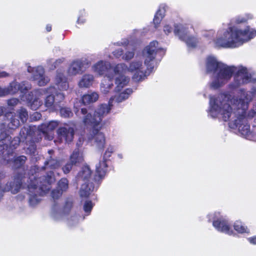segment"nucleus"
<instances>
[{"label":"nucleus","instance_id":"412c9836","mask_svg":"<svg viewBox=\"0 0 256 256\" xmlns=\"http://www.w3.org/2000/svg\"><path fill=\"white\" fill-rule=\"evenodd\" d=\"M132 92V90L131 88H126L124 92L120 93L118 95L112 97L109 102L108 104L106 105L108 106L111 109V106H112V102L115 101L116 102L119 103L122 101L126 100L129 97L130 95Z\"/></svg>","mask_w":256,"mask_h":256},{"label":"nucleus","instance_id":"ddd939ff","mask_svg":"<svg viewBox=\"0 0 256 256\" xmlns=\"http://www.w3.org/2000/svg\"><path fill=\"white\" fill-rule=\"evenodd\" d=\"M28 71L29 72H34L32 78L40 86H44L50 81V78L44 75V70L42 66H40L36 68L28 66Z\"/></svg>","mask_w":256,"mask_h":256},{"label":"nucleus","instance_id":"de8ad7c7","mask_svg":"<svg viewBox=\"0 0 256 256\" xmlns=\"http://www.w3.org/2000/svg\"><path fill=\"white\" fill-rule=\"evenodd\" d=\"M234 20L236 24H239L241 23H245L247 21V18L244 17L238 16L236 17Z\"/></svg>","mask_w":256,"mask_h":256},{"label":"nucleus","instance_id":"473e14b6","mask_svg":"<svg viewBox=\"0 0 256 256\" xmlns=\"http://www.w3.org/2000/svg\"><path fill=\"white\" fill-rule=\"evenodd\" d=\"M56 188L59 190H60L62 192H66L68 188V180L66 178H62L58 182Z\"/></svg>","mask_w":256,"mask_h":256},{"label":"nucleus","instance_id":"b1692460","mask_svg":"<svg viewBox=\"0 0 256 256\" xmlns=\"http://www.w3.org/2000/svg\"><path fill=\"white\" fill-rule=\"evenodd\" d=\"M56 84L60 90H66L68 88L67 79L62 72H57L56 77Z\"/></svg>","mask_w":256,"mask_h":256},{"label":"nucleus","instance_id":"72a5a7b5","mask_svg":"<svg viewBox=\"0 0 256 256\" xmlns=\"http://www.w3.org/2000/svg\"><path fill=\"white\" fill-rule=\"evenodd\" d=\"M60 114L64 118H70L73 115V113L71 110L66 107L62 108L60 109Z\"/></svg>","mask_w":256,"mask_h":256},{"label":"nucleus","instance_id":"39448f33","mask_svg":"<svg viewBox=\"0 0 256 256\" xmlns=\"http://www.w3.org/2000/svg\"><path fill=\"white\" fill-rule=\"evenodd\" d=\"M164 50L158 46L157 41L154 40L146 46L142 52L144 59V64H142V60H134L129 66V72H134L132 79L136 82L142 80L146 76V74L152 72L154 68V60L156 55L163 52Z\"/></svg>","mask_w":256,"mask_h":256},{"label":"nucleus","instance_id":"bb28decb","mask_svg":"<svg viewBox=\"0 0 256 256\" xmlns=\"http://www.w3.org/2000/svg\"><path fill=\"white\" fill-rule=\"evenodd\" d=\"M98 98V94L96 92H89L83 96L82 102L84 104H88L96 102Z\"/></svg>","mask_w":256,"mask_h":256},{"label":"nucleus","instance_id":"9b49d317","mask_svg":"<svg viewBox=\"0 0 256 256\" xmlns=\"http://www.w3.org/2000/svg\"><path fill=\"white\" fill-rule=\"evenodd\" d=\"M31 88L30 85L28 82H24L20 84L16 82H12L7 88H2V96L8 94H14L18 90L22 93H24Z\"/></svg>","mask_w":256,"mask_h":256},{"label":"nucleus","instance_id":"c03bdc74","mask_svg":"<svg viewBox=\"0 0 256 256\" xmlns=\"http://www.w3.org/2000/svg\"><path fill=\"white\" fill-rule=\"evenodd\" d=\"M74 165L72 164L70 161L68 162L63 168L62 170L65 174H68L71 170L72 166Z\"/></svg>","mask_w":256,"mask_h":256},{"label":"nucleus","instance_id":"a878e982","mask_svg":"<svg viewBox=\"0 0 256 256\" xmlns=\"http://www.w3.org/2000/svg\"><path fill=\"white\" fill-rule=\"evenodd\" d=\"M166 6L165 4H161L160 6L159 9L156 12L153 20L155 28H157L162 20L164 17V13L166 12Z\"/></svg>","mask_w":256,"mask_h":256},{"label":"nucleus","instance_id":"8fccbe9b","mask_svg":"<svg viewBox=\"0 0 256 256\" xmlns=\"http://www.w3.org/2000/svg\"><path fill=\"white\" fill-rule=\"evenodd\" d=\"M172 31V28L169 25H166L164 28V32L166 34H168Z\"/></svg>","mask_w":256,"mask_h":256},{"label":"nucleus","instance_id":"f8f14e48","mask_svg":"<svg viewBox=\"0 0 256 256\" xmlns=\"http://www.w3.org/2000/svg\"><path fill=\"white\" fill-rule=\"evenodd\" d=\"M4 122L0 124L2 132H6L8 129L14 130L18 128L20 122L18 118L12 112H7L4 115Z\"/></svg>","mask_w":256,"mask_h":256},{"label":"nucleus","instance_id":"5fc2aeb1","mask_svg":"<svg viewBox=\"0 0 256 256\" xmlns=\"http://www.w3.org/2000/svg\"><path fill=\"white\" fill-rule=\"evenodd\" d=\"M72 206V204L70 203H67L64 207V212H68L70 208Z\"/></svg>","mask_w":256,"mask_h":256},{"label":"nucleus","instance_id":"423d86ee","mask_svg":"<svg viewBox=\"0 0 256 256\" xmlns=\"http://www.w3.org/2000/svg\"><path fill=\"white\" fill-rule=\"evenodd\" d=\"M254 37V34L248 27L242 30L234 26L228 28L221 36L218 38L215 43L218 46L224 48H236Z\"/></svg>","mask_w":256,"mask_h":256},{"label":"nucleus","instance_id":"4be33fe9","mask_svg":"<svg viewBox=\"0 0 256 256\" xmlns=\"http://www.w3.org/2000/svg\"><path fill=\"white\" fill-rule=\"evenodd\" d=\"M92 172L90 167L88 166H83L77 175V179L84 182H92L94 178H91Z\"/></svg>","mask_w":256,"mask_h":256},{"label":"nucleus","instance_id":"f03ea898","mask_svg":"<svg viewBox=\"0 0 256 256\" xmlns=\"http://www.w3.org/2000/svg\"><path fill=\"white\" fill-rule=\"evenodd\" d=\"M206 67L207 73L212 74L214 79L210 86L214 89L220 87L225 84L231 78L234 72H236L234 77V82L230 84L232 88H236L252 80V75L246 67L228 66L218 62L213 56L208 58Z\"/></svg>","mask_w":256,"mask_h":256},{"label":"nucleus","instance_id":"c756f323","mask_svg":"<svg viewBox=\"0 0 256 256\" xmlns=\"http://www.w3.org/2000/svg\"><path fill=\"white\" fill-rule=\"evenodd\" d=\"M112 80H113V76L110 78H108V80H104L100 84V90L103 94H107L112 88L114 86Z\"/></svg>","mask_w":256,"mask_h":256},{"label":"nucleus","instance_id":"20e7f679","mask_svg":"<svg viewBox=\"0 0 256 256\" xmlns=\"http://www.w3.org/2000/svg\"><path fill=\"white\" fill-rule=\"evenodd\" d=\"M28 178L27 187L29 194L30 204L34 206L40 200L39 196H42L50 189V185L56 179L52 171L48 172L46 175L40 176L39 168L37 166L31 167Z\"/></svg>","mask_w":256,"mask_h":256},{"label":"nucleus","instance_id":"e2e57ef3","mask_svg":"<svg viewBox=\"0 0 256 256\" xmlns=\"http://www.w3.org/2000/svg\"><path fill=\"white\" fill-rule=\"evenodd\" d=\"M118 156L120 158H122L121 155L119 154Z\"/></svg>","mask_w":256,"mask_h":256},{"label":"nucleus","instance_id":"c9c22d12","mask_svg":"<svg viewBox=\"0 0 256 256\" xmlns=\"http://www.w3.org/2000/svg\"><path fill=\"white\" fill-rule=\"evenodd\" d=\"M18 112L19 114V118L20 119L21 121L22 122H26L28 116L26 110L21 108Z\"/></svg>","mask_w":256,"mask_h":256},{"label":"nucleus","instance_id":"052dcab7","mask_svg":"<svg viewBox=\"0 0 256 256\" xmlns=\"http://www.w3.org/2000/svg\"><path fill=\"white\" fill-rule=\"evenodd\" d=\"M2 94H3L2 93V88L0 86V96H2Z\"/></svg>","mask_w":256,"mask_h":256},{"label":"nucleus","instance_id":"a19ab883","mask_svg":"<svg viewBox=\"0 0 256 256\" xmlns=\"http://www.w3.org/2000/svg\"><path fill=\"white\" fill-rule=\"evenodd\" d=\"M58 126V122L56 121H51L46 124V131H52L56 128Z\"/></svg>","mask_w":256,"mask_h":256},{"label":"nucleus","instance_id":"bf43d9fd","mask_svg":"<svg viewBox=\"0 0 256 256\" xmlns=\"http://www.w3.org/2000/svg\"><path fill=\"white\" fill-rule=\"evenodd\" d=\"M46 30L48 32H50L52 30V26L50 24H47Z\"/></svg>","mask_w":256,"mask_h":256},{"label":"nucleus","instance_id":"0eeeda50","mask_svg":"<svg viewBox=\"0 0 256 256\" xmlns=\"http://www.w3.org/2000/svg\"><path fill=\"white\" fill-rule=\"evenodd\" d=\"M22 142L20 137L14 138L12 140V137L6 132L0 134V156L8 162L10 156H12L14 150Z\"/></svg>","mask_w":256,"mask_h":256},{"label":"nucleus","instance_id":"4468645a","mask_svg":"<svg viewBox=\"0 0 256 256\" xmlns=\"http://www.w3.org/2000/svg\"><path fill=\"white\" fill-rule=\"evenodd\" d=\"M20 138L22 142L30 140L34 138L42 136L40 132L36 130V127L32 126H25L20 132Z\"/></svg>","mask_w":256,"mask_h":256},{"label":"nucleus","instance_id":"2eb2a0df","mask_svg":"<svg viewBox=\"0 0 256 256\" xmlns=\"http://www.w3.org/2000/svg\"><path fill=\"white\" fill-rule=\"evenodd\" d=\"M113 152L114 148L111 146H108L104 154V160L102 162H100L96 165V172L98 176H96L95 180H97L98 179H100L105 175L106 172V170L107 167L106 161L107 159L111 156V154Z\"/></svg>","mask_w":256,"mask_h":256},{"label":"nucleus","instance_id":"393cba45","mask_svg":"<svg viewBox=\"0 0 256 256\" xmlns=\"http://www.w3.org/2000/svg\"><path fill=\"white\" fill-rule=\"evenodd\" d=\"M52 152L53 150H52L48 151V153L50 156L48 158L47 160L44 162V166L42 167V169H45L48 168H50V169H55L59 167V162L56 159L53 158L51 155Z\"/></svg>","mask_w":256,"mask_h":256},{"label":"nucleus","instance_id":"2f4dec72","mask_svg":"<svg viewBox=\"0 0 256 256\" xmlns=\"http://www.w3.org/2000/svg\"><path fill=\"white\" fill-rule=\"evenodd\" d=\"M27 158L24 156H20L16 157L14 161V168H19L25 164Z\"/></svg>","mask_w":256,"mask_h":256},{"label":"nucleus","instance_id":"13d9d810","mask_svg":"<svg viewBox=\"0 0 256 256\" xmlns=\"http://www.w3.org/2000/svg\"><path fill=\"white\" fill-rule=\"evenodd\" d=\"M6 108L4 106H0V116H2L4 113Z\"/></svg>","mask_w":256,"mask_h":256},{"label":"nucleus","instance_id":"aec40b11","mask_svg":"<svg viewBox=\"0 0 256 256\" xmlns=\"http://www.w3.org/2000/svg\"><path fill=\"white\" fill-rule=\"evenodd\" d=\"M58 134L62 142L65 141L66 142H70L73 140L74 130L72 128L67 126L60 128L58 130Z\"/></svg>","mask_w":256,"mask_h":256},{"label":"nucleus","instance_id":"3c124183","mask_svg":"<svg viewBox=\"0 0 256 256\" xmlns=\"http://www.w3.org/2000/svg\"><path fill=\"white\" fill-rule=\"evenodd\" d=\"M84 138L82 136L79 138L78 140L76 142V146L77 148L76 149L80 150L79 148L82 146V145L83 144V142H84Z\"/></svg>","mask_w":256,"mask_h":256},{"label":"nucleus","instance_id":"603ef678","mask_svg":"<svg viewBox=\"0 0 256 256\" xmlns=\"http://www.w3.org/2000/svg\"><path fill=\"white\" fill-rule=\"evenodd\" d=\"M9 76H10L9 74L6 72H4V71L0 72V78L8 77Z\"/></svg>","mask_w":256,"mask_h":256},{"label":"nucleus","instance_id":"cd10ccee","mask_svg":"<svg viewBox=\"0 0 256 256\" xmlns=\"http://www.w3.org/2000/svg\"><path fill=\"white\" fill-rule=\"evenodd\" d=\"M84 160L82 152L78 149H75L70 156V161L74 165L81 163Z\"/></svg>","mask_w":256,"mask_h":256},{"label":"nucleus","instance_id":"f3484780","mask_svg":"<svg viewBox=\"0 0 256 256\" xmlns=\"http://www.w3.org/2000/svg\"><path fill=\"white\" fill-rule=\"evenodd\" d=\"M98 176V174L96 172V174L94 178V184L93 182H84V184H82L79 193L81 197L86 198L90 194V192L94 190V188H97L99 186V182L102 179L104 176H102L100 179H98L97 180H95L96 176Z\"/></svg>","mask_w":256,"mask_h":256},{"label":"nucleus","instance_id":"c85d7f7f","mask_svg":"<svg viewBox=\"0 0 256 256\" xmlns=\"http://www.w3.org/2000/svg\"><path fill=\"white\" fill-rule=\"evenodd\" d=\"M94 81V76L92 74H86L84 75L78 82L80 88H88L92 85Z\"/></svg>","mask_w":256,"mask_h":256},{"label":"nucleus","instance_id":"6e6552de","mask_svg":"<svg viewBox=\"0 0 256 256\" xmlns=\"http://www.w3.org/2000/svg\"><path fill=\"white\" fill-rule=\"evenodd\" d=\"M128 68L124 63L118 64L114 68L112 67L111 74L114 80L116 87L114 91L120 92L129 82L130 78L124 74L129 72Z\"/></svg>","mask_w":256,"mask_h":256},{"label":"nucleus","instance_id":"7ed1b4c3","mask_svg":"<svg viewBox=\"0 0 256 256\" xmlns=\"http://www.w3.org/2000/svg\"><path fill=\"white\" fill-rule=\"evenodd\" d=\"M80 101L74 104V112L78 116L82 119L85 125L92 127L88 136V140L98 149H102L104 146L106 138L104 134L100 132V129L102 127V119L110 112V108L106 104H101L92 115L86 108H80Z\"/></svg>","mask_w":256,"mask_h":256},{"label":"nucleus","instance_id":"4d7b16f0","mask_svg":"<svg viewBox=\"0 0 256 256\" xmlns=\"http://www.w3.org/2000/svg\"><path fill=\"white\" fill-rule=\"evenodd\" d=\"M248 240L251 244H256V238L255 237L250 238Z\"/></svg>","mask_w":256,"mask_h":256},{"label":"nucleus","instance_id":"f257e3e1","mask_svg":"<svg viewBox=\"0 0 256 256\" xmlns=\"http://www.w3.org/2000/svg\"><path fill=\"white\" fill-rule=\"evenodd\" d=\"M243 100H229L226 94H220L210 98L209 115L212 118H220L224 121H230L232 128H238L239 132L246 138L255 141V134L250 131V126L246 118V108Z\"/></svg>","mask_w":256,"mask_h":256},{"label":"nucleus","instance_id":"5701e85b","mask_svg":"<svg viewBox=\"0 0 256 256\" xmlns=\"http://www.w3.org/2000/svg\"><path fill=\"white\" fill-rule=\"evenodd\" d=\"M42 136L34 138V139L28 140L26 143V152L30 155H36V142H39L42 140Z\"/></svg>","mask_w":256,"mask_h":256},{"label":"nucleus","instance_id":"864d4df0","mask_svg":"<svg viewBox=\"0 0 256 256\" xmlns=\"http://www.w3.org/2000/svg\"><path fill=\"white\" fill-rule=\"evenodd\" d=\"M85 22H86V20L80 16L78 17L76 22L78 24H84Z\"/></svg>","mask_w":256,"mask_h":256},{"label":"nucleus","instance_id":"9d476101","mask_svg":"<svg viewBox=\"0 0 256 256\" xmlns=\"http://www.w3.org/2000/svg\"><path fill=\"white\" fill-rule=\"evenodd\" d=\"M174 32L180 40L186 43L188 47L194 48L196 46L198 42L196 38L189 35L188 28L184 26L182 24H174Z\"/></svg>","mask_w":256,"mask_h":256},{"label":"nucleus","instance_id":"a211bd4d","mask_svg":"<svg viewBox=\"0 0 256 256\" xmlns=\"http://www.w3.org/2000/svg\"><path fill=\"white\" fill-rule=\"evenodd\" d=\"M40 94H46L48 96L45 98L44 105L48 108H51L56 104L54 95V93L56 92V88L51 86L48 88H40L38 90Z\"/></svg>","mask_w":256,"mask_h":256},{"label":"nucleus","instance_id":"58836bf2","mask_svg":"<svg viewBox=\"0 0 256 256\" xmlns=\"http://www.w3.org/2000/svg\"><path fill=\"white\" fill-rule=\"evenodd\" d=\"M79 216L75 213H74L70 218H68V223L70 226H74L78 223Z\"/></svg>","mask_w":256,"mask_h":256},{"label":"nucleus","instance_id":"7c9ffc66","mask_svg":"<svg viewBox=\"0 0 256 256\" xmlns=\"http://www.w3.org/2000/svg\"><path fill=\"white\" fill-rule=\"evenodd\" d=\"M234 229L238 233H248V230L246 226L244 225L242 222L237 220L234 224Z\"/></svg>","mask_w":256,"mask_h":256},{"label":"nucleus","instance_id":"4c0bfd02","mask_svg":"<svg viewBox=\"0 0 256 256\" xmlns=\"http://www.w3.org/2000/svg\"><path fill=\"white\" fill-rule=\"evenodd\" d=\"M56 101V104H58L62 102L64 98V94L63 92H58L56 89V92L54 93Z\"/></svg>","mask_w":256,"mask_h":256},{"label":"nucleus","instance_id":"a18cd8bd","mask_svg":"<svg viewBox=\"0 0 256 256\" xmlns=\"http://www.w3.org/2000/svg\"><path fill=\"white\" fill-rule=\"evenodd\" d=\"M20 102L18 99L16 98H12L8 100V104L10 106H14Z\"/></svg>","mask_w":256,"mask_h":256},{"label":"nucleus","instance_id":"e433bc0d","mask_svg":"<svg viewBox=\"0 0 256 256\" xmlns=\"http://www.w3.org/2000/svg\"><path fill=\"white\" fill-rule=\"evenodd\" d=\"M28 106L32 110H36L41 105L42 102L38 98H35L32 102L29 100L28 102Z\"/></svg>","mask_w":256,"mask_h":256},{"label":"nucleus","instance_id":"37998d69","mask_svg":"<svg viewBox=\"0 0 256 256\" xmlns=\"http://www.w3.org/2000/svg\"><path fill=\"white\" fill-rule=\"evenodd\" d=\"M134 55V50L132 51H128L125 53L124 55H123L122 58L125 60H129L132 59Z\"/></svg>","mask_w":256,"mask_h":256},{"label":"nucleus","instance_id":"49530a36","mask_svg":"<svg viewBox=\"0 0 256 256\" xmlns=\"http://www.w3.org/2000/svg\"><path fill=\"white\" fill-rule=\"evenodd\" d=\"M42 115L38 112H34L30 116L32 121H37L40 119Z\"/></svg>","mask_w":256,"mask_h":256},{"label":"nucleus","instance_id":"1a4fd4ad","mask_svg":"<svg viewBox=\"0 0 256 256\" xmlns=\"http://www.w3.org/2000/svg\"><path fill=\"white\" fill-rule=\"evenodd\" d=\"M208 216L210 217L208 221L212 220L213 226L218 232L229 235H232L234 233L228 220L221 216L220 212H214L208 215Z\"/></svg>","mask_w":256,"mask_h":256},{"label":"nucleus","instance_id":"79ce46f5","mask_svg":"<svg viewBox=\"0 0 256 256\" xmlns=\"http://www.w3.org/2000/svg\"><path fill=\"white\" fill-rule=\"evenodd\" d=\"M62 194L63 192L62 191H60V190H59L58 189L56 188V189H54V190H52L51 195L52 198L54 200H56L60 197Z\"/></svg>","mask_w":256,"mask_h":256},{"label":"nucleus","instance_id":"ea45409f","mask_svg":"<svg viewBox=\"0 0 256 256\" xmlns=\"http://www.w3.org/2000/svg\"><path fill=\"white\" fill-rule=\"evenodd\" d=\"M94 205L90 200H86L85 202L84 205V210L85 212L89 214L90 212Z\"/></svg>","mask_w":256,"mask_h":256},{"label":"nucleus","instance_id":"f704fd0d","mask_svg":"<svg viewBox=\"0 0 256 256\" xmlns=\"http://www.w3.org/2000/svg\"><path fill=\"white\" fill-rule=\"evenodd\" d=\"M64 60V58H60L54 60L53 59L48 60V64L49 65L50 68L51 70H54L56 68L58 64H61Z\"/></svg>","mask_w":256,"mask_h":256},{"label":"nucleus","instance_id":"6e6d98bb","mask_svg":"<svg viewBox=\"0 0 256 256\" xmlns=\"http://www.w3.org/2000/svg\"><path fill=\"white\" fill-rule=\"evenodd\" d=\"M56 205H54V207L52 208V216L55 218H57L56 217Z\"/></svg>","mask_w":256,"mask_h":256},{"label":"nucleus","instance_id":"680f3d73","mask_svg":"<svg viewBox=\"0 0 256 256\" xmlns=\"http://www.w3.org/2000/svg\"><path fill=\"white\" fill-rule=\"evenodd\" d=\"M128 44V43H127L126 42H124V44Z\"/></svg>","mask_w":256,"mask_h":256},{"label":"nucleus","instance_id":"09e8293b","mask_svg":"<svg viewBox=\"0 0 256 256\" xmlns=\"http://www.w3.org/2000/svg\"><path fill=\"white\" fill-rule=\"evenodd\" d=\"M115 56L118 58L123 54V50L122 48H118L113 52Z\"/></svg>","mask_w":256,"mask_h":256},{"label":"nucleus","instance_id":"dca6fc26","mask_svg":"<svg viewBox=\"0 0 256 256\" xmlns=\"http://www.w3.org/2000/svg\"><path fill=\"white\" fill-rule=\"evenodd\" d=\"M88 65L86 60H76L74 61L70 66L68 73L69 76H73L81 74L85 70Z\"/></svg>","mask_w":256,"mask_h":256},{"label":"nucleus","instance_id":"6ab92c4d","mask_svg":"<svg viewBox=\"0 0 256 256\" xmlns=\"http://www.w3.org/2000/svg\"><path fill=\"white\" fill-rule=\"evenodd\" d=\"M94 70L100 75H106L107 78H111L112 76V66L108 62L100 61L94 66Z\"/></svg>","mask_w":256,"mask_h":256}]
</instances>
